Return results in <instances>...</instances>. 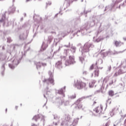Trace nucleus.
<instances>
[{"mask_svg":"<svg viewBox=\"0 0 126 126\" xmlns=\"http://www.w3.org/2000/svg\"><path fill=\"white\" fill-rule=\"evenodd\" d=\"M52 4V2L51 1H48V2H46V5H51Z\"/></svg>","mask_w":126,"mask_h":126,"instance_id":"13d9d810","label":"nucleus"},{"mask_svg":"<svg viewBox=\"0 0 126 126\" xmlns=\"http://www.w3.org/2000/svg\"><path fill=\"white\" fill-rule=\"evenodd\" d=\"M4 62H5V60H4V59H3V58H0V63H4Z\"/></svg>","mask_w":126,"mask_h":126,"instance_id":"3c124183","label":"nucleus"},{"mask_svg":"<svg viewBox=\"0 0 126 126\" xmlns=\"http://www.w3.org/2000/svg\"><path fill=\"white\" fill-rule=\"evenodd\" d=\"M7 42L8 43H10V42H12V40L11 39V38H10V37H8V38H7Z\"/></svg>","mask_w":126,"mask_h":126,"instance_id":"603ef678","label":"nucleus"},{"mask_svg":"<svg viewBox=\"0 0 126 126\" xmlns=\"http://www.w3.org/2000/svg\"><path fill=\"white\" fill-rule=\"evenodd\" d=\"M91 11H84V13H85V14H87V13H88V12H90Z\"/></svg>","mask_w":126,"mask_h":126,"instance_id":"0e129e2a","label":"nucleus"},{"mask_svg":"<svg viewBox=\"0 0 126 126\" xmlns=\"http://www.w3.org/2000/svg\"><path fill=\"white\" fill-rule=\"evenodd\" d=\"M108 94H109V96H110L111 97H113V96H114V95H115L114 91H113V90L109 91L108 92Z\"/></svg>","mask_w":126,"mask_h":126,"instance_id":"a19ab883","label":"nucleus"},{"mask_svg":"<svg viewBox=\"0 0 126 126\" xmlns=\"http://www.w3.org/2000/svg\"><path fill=\"white\" fill-rule=\"evenodd\" d=\"M95 67V68H97L96 67V65H95V64H93L90 67V70H92Z\"/></svg>","mask_w":126,"mask_h":126,"instance_id":"49530a36","label":"nucleus"},{"mask_svg":"<svg viewBox=\"0 0 126 126\" xmlns=\"http://www.w3.org/2000/svg\"><path fill=\"white\" fill-rule=\"evenodd\" d=\"M121 116L122 118H123V119L125 118H126V115H121Z\"/></svg>","mask_w":126,"mask_h":126,"instance_id":"774afa93","label":"nucleus"},{"mask_svg":"<svg viewBox=\"0 0 126 126\" xmlns=\"http://www.w3.org/2000/svg\"><path fill=\"white\" fill-rule=\"evenodd\" d=\"M90 96H83L80 98H79L75 102V104L76 105V108H78V109H82V104H81V101L84 100V99H86L87 98H89Z\"/></svg>","mask_w":126,"mask_h":126,"instance_id":"ddd939ff","label":"nucleus"},{"mask_svg":"<svg viewBox=\"0 0 126 126\" xmlns=\"http://www.w3.org/2000/svg\"><path fill=\"white\" fill-rule=\"evenodd\" d=\"M93 26H94V23L92 22H87L84 25V29H86V30H89Z\"/></svg>","mask_w":126,"mask_h":126,"instance_id":"f3484780","label":"nucleus"},{"mask_svg":"<svg viewBox=\"0 0 126 126\" xmlns=\"http://www.w3.org/2000/svg\"><path fill=\"white\" fill-rule=\"evenodd\" d=\"M56 92L57 93H58V94L61 95V97H64V92H65V86H64L63 88H62L60 90H57Z\"/></svg>","mask_w":126,"mask_h":126,"instance_id":"aec40b11","label":"nucleus"},{"mask_svg":"<svg viewBox=\"0 0 126 126\" xmlns=\"http://www.w3.org/2000/svg\"><path fill=\"white\" fill-rule=\"evenodd\" d=\"M70 0H65L63 4V8L61 9V10H63V9H64V10L66 9V8H67V7L70 5Z\"/></svg>","mask_w":126,"mask_h":126,"instance_id":"412c9836","label":"nucleus"},{"mask_svg":"<svg viewBox=\"0 0 126 126\" xmlns=\"http://www.w3.org/2000/svg\"><path fill=\"white\" fill-rule=\"evenodd\" d=\"M78 121H79V118H76L73 120V121H71L70 123H69V126H75L77 125V124H78Z\"/></svg>","mask_w":126,"mask_h":126,"instance_id":"bb28decb","label":"nucleus"},{"mask_svg":"<svg viewBox=\"0 0 126 126\" xmlns=\"http://www.w3.org/2000/svg\"><path fill=\"white\" fill-rule=\"evenodd\" d=\"M95 83H96L95 80H92L89 83L90 88H93V87H94V85H95Z\"/></svg>","mask_w":126,"mask_h":126,"instance_id":"f704fd0d","label":"nucleus"},{"mask_svg":"<svg viewBox=\"0 0 126 126\" xmlns=\"http://www.w3.org/2000/svg\"><path fill=\"white\" fill-rule=\"evenodd\" d=\"M6 12H5L4 14H2L1 15V18L0 20V23H2L3 22V26H9V25H11V24H13L14 23V21L8 20V19H5V13Z\"/></svg>","mask_w":126,"mask_h":126,"instance_id":"1a4fd4ad","label":"nucleus"},{"mask_svg":"<svg viewBox=\"0 0 126 126\" xmlns=\"http://www.w3.org/2000/svg\"><path fill=\"white\" fill-rule=\"evenodd\" d=\"M16 9V8L14 5H12V6L10 7L8 9V12L9 14H10L11 13H14Z\"/></svg>","mask_w":126,"mask_h":126,"instance_id":"c85d7f7f","label":"nucleus"},{"mask_svg":"<svg viewBox=\"0 0 126 126\" xmlns=\"http://www.w3.org/2000/svg\"><path fill=\"white\" fill-rule=\"evenodd\" d=\"M50 95H51V92H50L49 91H47L46 94H44L43 96H44V98H46L47 99V98L48 97H51V96H50Z\"/></svg>","mask_w":126,"mask_h":126,"instance_id":"e433bc0d","label":"nucleus"},{"mask_svg":"<svg viewBox=\"0 0 126 126\" xmlns=\"http://www.w3.org/2000/svg\"><path fill=\"white\" fill-rule=\"evenodd\" d=\"M35 64L36 66V68L37 69H39V68H41V65L42 66H47V63H40V62H35Z\"/></svg>","mask_w":126,"mask_h":126,"instance_id":"393cba45","label":"nucleus"},{"mask_svg":"<svg viewBox=\"0 0 126 126\" xmlns=\"http://www.w3.org/2000/svg\"><path fill=\"white\" fill-rule=\"evenodd\" d=\"M73 86L75 87V88L79 89V90L83 89L84 90H87L86 84L83 82H82L81 80H80L75 81Z\"/></svg>","mask_w":126,"mask_h":126,"instance_id":"6e6552de","label":"nucleus"},{"mask_svg":"<svg viewBox=\"0 0 126 126\" xmlns=\"http://www.w3.org/2000/svg\"><path fill=\"white\" fill-rule=\"evenodd\" d=\"M114 44L115 45L116 47H121V46L124 45V43H122L121 41H115Z\"/></svg>","mask_w":126,"mask_h":126,"instance_id":"72a5a7b5","label":"nucleus"},{"mask_svg":"<svg viewBox=\"0 0 126 126\" xmlns=\"http://www.w3.org/2000/svg\"><path fill=\"white\" fill-rule=\"evenodd\" d=\"M63 103H64V106H68V105H69V101L67 100L65 101H63Z\"/></svg>","mask_w":126,"mask_h":126,"instance_id":"de8ad7c7","label":"nucleus"},{"mask_svg":"<svg viewBox=\"0 0 126 126\" xmlns=\"http://www.w3.org/2000/svg\"><path fill=\"white\" fill-rule=\"evenodd\" d=\"M121 120H122V118H121L120 119V120H119V121H116L115 123H114V126H118V124H120V123H121Z\"/></svg>","mask_w":126,"mask_h":126,"instance_id":"37998d69","label":"nucleus"},{"mask_svg":"<svg viewBox=\"0 0 126 126\" xmlns=\"http://www.w3.org/2000/svg\"><path fill=\"white\" fill-rule=\"evenodd\" d=\"M76 51V47L75 46H72L70 50H69V49L64 50V53L66 56H68V54H69V53L74 54Z\"/></svg>","mask_w":126,"mask_h":126,"instance_id":"6ab92c4d","label":"nucleus"},{"mask_svg":"<svg viewBox=\"0 0 126 126\" xmlns=\"http://www.w3.org/2000/svg\"><path fill=\"white\" fill-rule=\"evenodd\" d=\"M123 0H118L117 1L115 2V3L112 4L110 5L106 6L105 7V9L104 10V11H107V10H113L114 9H116V8H118V3L121 2Z\"/></svg>","mask_w":126,"mask_h":126,"instance_id":"9b49d317","label":"nucleus"},{"mask_svg":"<svg viewBox=\"0 0 126 126\" xmlns=\"http://www.w3.org/2000/svg\"><path fill=\"white\" fill-rule=\"evenodd\" d=\"M86 31H87V30L85 29H84V30H79L78 26H75L73 27V29H72V32H71L72 36L71 38H73L75 36H76V37H78V36H83V35H86V34L91 32L90 31L86 32Z\"/></svg>","mask_w":126,"mask_h":126,"instance_id":"f257e3e1","label":"nucleus"},{"mask_svg":"<svg viewBox=\"0 0 126 126\" xmlns=\"http://www.w3.org/2000/svg\"><path fill=\"white\" fill-rule=\"evenodd\" d=\"M18 47V45L17 44H11L10 46L9 52L14 53V52H15V50H16Z\"/></svg>","mask_w":126,"mask_h":126,"instance_id":"4be33fe9","label":"nucleus"},{"mask_svg":"<svg viewBox=\"0 0 126 126\" xmlns=\"http://www.w3.org/2000/svg\"><path fill=\"white\" fill-rule=\"evenodd\" d=\"M54 37L52 36H49L47 42H43L41 46V49L43 51H45L47 47H48V44H50L52 42Z\"/></svg>","mask_w":126,"mask_h":126,"instance_id":"f8f14e48","label":"nucleus"},{"mask_svg":"<svg viewBox=\"0 0 126 126\" xmlns=\"http://www.w3.org/2000/svg\"><path fill=\"white\" fill-rule=\"evenodd\" d=\"M83 75H87V74H88V72H87V71H84L83 72Z\"/></svg>","mask_w":126,"mask_h":126,"instance_id":"4d7b16f0","label":"nucleus"},{"mask_svg":"<svg viewBox=\"0 0 126 126\" xmlns=\"http://www.w3.org/2000/svg\"><path fill=\"white\" fill-rule=\"evenodd\" d=\"M72 22H73L74 24L72 26V28L70 29V32H72V29H73V28L75 27V26H77L78 29V24H80L81 22L80 18L79 17L76 18L73 20Z\"/></svg>","mask_w":126,"mask_h":126,"instance_id":"2eb2a0df","label":"nucleus"},{"mask_svg":"<svg viewBox=\"0 0 126 126\" xmlns=\"http://www.w3.org/2000/svg\"><path fill=\"white\" fill-rule=\"evenodd\" d=\"M14 125H15L16 126H18L19 125V124H18V123H17V122H14Z\"/></svg>","mask_w":126,"mask_h":126,"instance_id":"69168bd1","label":"nucleus"},{"mask_svg":"<svg viewBox=\"0 0 126 126\" xmlns=\"http://www.w3.org/2000/svg\"><path fill=\"white\" fill-rule=\"evenodd\" d=\"M13 59V60L12 62V63L8 64L9 67H10L11 69H14V68L17 66V65H18L19 63L21 61L22 57L15 55Z\"/></svg>","mask_w":126,"mask_h":126,"instance_id":"0eeeda50","label":"nucleus"},{"mask_svg":"<svg viewBox=\"0 0 126 126\" xmlns=\"http://www.w3.org/2000/svg\"><path fill=\"white\" fill-rule=\"evenodd\" d=\"M68 98L69 99L72 100V99H75L76 98V94H74L72 95H68Z\"/></svg>","mask_w":126,"mask_h":126,"instance_id":"4c0bfd02","label":"nucleus"},{"mask_svg":"<svg viewBox=\"0 0 126 126\" xmlns=\"http://www.w3.org/2000/svg\"><path fill=\"white\" fill-rule=\"evenodd\" d=\"M53 116L54 120H57V121L59 120V117H58V115H54Z\"/></svg>","mask_w":126,"mask_h":126,"instance_id":"864d4df0","label":"nucleus"},{"mask_svg":"<svg viewBox=\"0 0 126 126\" xmlns=\"http://www.w3.org/2000/svg\"><path fill=\"white\" fill-rule=\"evenodd\" d=\"M102 63H103V60L101 59H98L97 62H96L95 63L96 68H98V69H102L103 66L101 65Z\"/></svg>","mask_w":126,"mask_h":126,"instance_id":"a211bd4d","label":"nucleus"},{"mask_svg":"<svg viewBox=\"0 0 126 126\" xmlns=\"http://www.w3.org/2000/svg\"><path fill=\"white\" fill-rule=\"evenodd\" d=\"M102 40H104V38H103L102 36H99L98 38L96 37H93V42H94V43H99V42H101V41H102Z\"/></svg>","mask_w":126,"mask_h":126,"instance_id":"cd10ccee","label":"nucleus"},{"mask_svg":"<svg viewBox=\"0 0 126 126\" xmlns=\"http://www.w3.org/2000/svg\"><path fill=\"white\" fill-rule=\"evenodd\" d=\"M63 63H62L61 61H58L55 64L56 67L57 68H59V69H61V68H63Z\"/></svg>","mask_w":126,"mask_h":126,"instance_id":"2f4dec72","label":"nucleus"},{"mask_svg":"<svg viewBox=\"0 0 126 126\" xmlns=\"http://www.w3.org/2000/svg\"><path fill=\"white\" fill-rule=\"evenodd\" d=\"M125 4V3H123L122 5H119V8H121V5L122 6H124V5Z\"/></svg>","mask_w":126,"mask_h":126,"instance_id":"e2e57ef3","label":"nucleus"},{"mask_svg":"<svg viewBox=\"0 0 126 126\" xmlns=\"http://www.w3.org/2000/svg\"><path fill=\"white\" fill-rule=\"evenodd\" d=\"M94 73L95 77L99 76V69L97 68L95 70Z\"/></svg>","mask_w":126,"mask_h":126,"instance_id":"c9c22d12","label":"nucleus"},{"mask_svg":"<svg viewBox=\"0 0 126 126\" xmlns=\"http://www.w3.org/2000/svg\"><path fill=\"white\" fill-rule=\"evenodd\" d=\"M79 59L81 63H83V62H84V58H83V57H79Z\"/></svg>","mask_w":126,"mask_h":126,"instance_id":"c03bdc74","label":"nucleus"},{"mask_svg":"<svg viewBox=\"0 0 126 126\" xmlns=\"http://www.w3.org/2000/svg\"><path fill=\"white\" fill-rule=\"evenodd\" d=\"M124 52H125V50L122 51H114V52H112V51L109 50L106 52L103 53V55L104 57H106V56H108L109 55H119V54H122V53H124Z\"/></svg>","mask_w":126,"mask_h":126,"instance_id":"dca6fc26","label":"nucleus"},{"mask_svg":"<svg viewBox=\"0 0 126 126\" xmlns=\"http://www.w3.org/2000/svg\"><path fill=\"white\" fill-rule=\"evenodd\" d=\"M59 40L58 39V38L54 39V42L55 43L56 46H57V45H58V43H59Z\"/></svg>","mask_w":126,"mask_h":126,"instance_id":"8fccbe9b","label":"nucleus"},{"mask_svg":"<svg viewBox=\"0 0 126 126\" xmlns=\"http://www.w3.org/2000/svg\"><path fill=\"white\" fill-rule=\"evenodd\" d=\"M103 7H104L103 4H100L98 6V8H103Z\"/></svg>","mask_w":126,"mask_h":126,"instance_id":"bf43d9fd","label":"nucleus"},{"mask_svg":"<svg viewBox=\"0 0 126 126\" xmlns=\"http://www.w3.org/2000/svg\"><path fill=\"white\" fill-rule=\"evenodd\" d=\"M0 126H8V125H7L6 124H4L3 125H0ZM10 126H13V122L11 123Z\"/></svg>","mask_w":126,"mask_h":126,"instance_id":"6e6d98bb","label":"nucleus"},{"mask_svg":"<svg viewBox=\"0 0 126 126\" xmlns=\"http://www.w3.org/2000/svg\"><path fill=\"white\" fill-rule=\"evenodd\" d=\"M33 19L36 23H40L42 21V18L39 16H35L33 17Z\"/></svg>","mask_w":126,"mask_h":126,"instance_id":"7c9ffc66","label":"nucleus"},{"mask_svg":"<svg viewBox=\"0 0 126 126\" xmlns=\"http://www.w3.org/2000/svg\"><path fill=\"white\" fill-rule=\"evenodd\" d=\"M46 117L42 114H38L33 117L32 120H34L35 122H39L38 126H44L46 123ZM32 126H37L34 124H32Z\"/></svg>","mask_w":126,"mask_h":126,"instance_id":"20e7f679","label":"nucleus"},{"mask_svg":"<svg viewBox=\"0 0 126 126\" xmlns=\"http://www.w3.org/2000/svg\"><path fill=\"white\" fill-rule=\"evenodd\" d=\"M20 40H25L26 38H27V33L26 34H24V33H21L19 36Z\"/></svg>","mask_w":126,"mask_h":126,"instance_id":"473e14b6","label":"nucleus"},{"mask_svg":"<svg viewBox=\"0 0 126 126\" xmlns=\"http://www.w3.org/2000/svg\"><path fill=\"white\" fill-rule=\"evenodd\" d=\"M119 86V87H121V88H122V89H124V88L125 87V84L120 83Z\"/></svg>","mask_w":126,"mask_h":126,"instance_id":"09e8293b","label":"nucleus"},{"mask_svg":"<svg viewBox=\"0 0 126 126\" xmlns=\"http://www.w3.org/2000/svg\"><path fill=\"white\" fill-rule=\"evenodd\" d=\"M47 59H50V57H41V60L45 61V60H47Z\"/></svg>","mask_w":126,"mask_h":126,"instance_id":"5fc2aeb1","label":"nucleus"},{"mask_svg":"<svg viewBox=\"0 0 126 126\" xmlns=\"http://www.w3.org/2000/svg\"><path fill=\"white\" fill-rule=\"evenodd\" d=\"M91 22H93L94 23V26L95 24H98V23H100L99 28H101V27L103 26L104 30H107V29L110 27V24L105 22L104 20H100V17L99 16H95Z\"/></svg>","mask_w":126,"mask_h":126,"instance_id":"f03ea898","label":"nucleus"},{"mask_svg":"<svg viewBox=\"0 0 126 126\" xmlns=\"http://www.w3.org/2000/svg\"><path fill=\"white\" fill-rule=\"evenodd\" d=\"M63 48V45H60L59 47L58 50L55 51L54 53V54H57V53H59V52H60V51H61V49H62Z\"/></svg>","mask_w":126,"mask_h":126,"instance_id":"79ce46f5","label":"nucleus"},{"mask_svg":"<svg viewBox=\"0 0 126 126\" xmlns=\"http://www.w3.org/2000/svg\"><path fill=\"white\" fill-rule=\"evenodd\" d=\"M118 111H119V108H114L112 109L110 112V116L111 117H113V116H114L115 114H117V113H118Z\"/></svg>","mask_w":126,"mask_h":126,"instance_id":"c756f323","label":"nucleus"},{"mask_svg":"<svg viewBox=\"0 0 126 126\" xmlns=\"http://www.w3.org/2000/svg\"><path fill=\"white\" fill-rule=\"evenodd\" d=\"M59 36H61V37H63V38L65 36H66V34H64V33L63 32H60L59 33Z\"/></svg>","mask_w":126,"mask_h":126,"instance_id":"a18cd8bd","label":"nucleus"},{"mask_svg":"<svg viewBox=\"0 0 126 126\" xmlns=\"http://www.w3.org/2000/svg\"><path fill=\"white\" fill-rule=\"evenodd\" d=\"M72 119L68 114H65L64 117V120L61 123V126H69V123H71Z\"/></svg>","mask_w":126,"mask_h":126,"instance_id":"9d476101","label":"nucleus"},{"mask_svg":"<svg viewBox=\"0 0 126 126\" xmlns=\"http://www.w3.org/2000/svg\"><path fill=\"white\" fill-rule=\"evenodd\" d=\"M53 30H55L57 28V27H55V25H53L52 26Z\"/></svg>","mask_w":126,"mask_h":126,"instance_id":"338daca9","label":"nucleus"},{"mask_svg":"<svg viewBox=\"0 0 126 126\" xmlns=\"http://www.w3.org/2000/svg\"><path fill=\"white\" fill-rule=\"evenodd\" d=\"M102 110H103V107H102V105H100V106H97V107H96L93 110V111L96 114H100L101 113H102Z\"/></svg>","mask_w":126,"mask_h":126,"instance_id":"5701e85b","label":"nucleus"},{"mask_svg":"<svg viewBox=\"0 0 126 126\" xmlns=\"http://www.w3.org/2000/svg\"><path fill=\"white\" fill-rule=\"evenodd\" d=\"M64 99L63 96H58L56 97L55 101H53V103L58 104L60 105V106L63 105V104Z\"/></svg>","mask_w":126,"mask_h":126,"instance_id":"4468645a","label":"nucleus"},{"mask_svg":"<svg viewBox=\"0 0 126 126\" xmlns=\"http://www.w3.org/2000/svg\"><path fill=\"white\" fill-rule=\"evenodd\" d=\"M92 48H94V45L91 43L87 42L83 46L80 47L79 51L81 52L82 55H83L84 53H89V51H90Z\"/></svg>","mask_w":126,"mask_h":126,"instance_id":"423d86ee","label":"nucleus"},{"mask_svg":"<svg viewBox=\"0 0 126 126\" xmlns=\"http://www.w3.org/2000/svg\"><path fill=\"white\" fill-rule=\"evenodd\" d=\"M126 72V70L125 68H121L119 70H118V72H116L114 76H118V75H120L121 74H123V73H125Z\"/></svg>","mask_w":126,"mask_h":126,"instance_id":"b1692460","label":"nucleus"},{"mask_svg":"<svg viewBox=\"0 0 126 126\" xmlns=\"http://www.w3.org/2000/svg\"><path fill=\"white\" fill-rule=\"evenodd\" d=\"M121 65L123 67V68H124L126 69V60L124 61L122 63H121Z\"/></svg>","mask_w":126,"mask_h":126,"instance_id":"58836bf2","label":"nucleus"},{"mask_svg":"<svg viewBox=\"0 0 126 126\" xmlns=\"http://www.w3.org/2000/svg\"><path fill=\"white\" fill-rule=\"evenodd\" d=\"M70 44V43L69 42L68 45H64V47H66L67 48H69V44Z\"/></svg>","mask_w":126,"mask_h":126,"instance_id":"680f3d73","label":"nucleus"},{"mask_svg":"<svg viewBox=\"0 0 126 126\" xmlns=\"http://www.w3.org/2000/svg\"><path fill=\"white\" fill-rule=\"evenodd\" d=\"M112 69V67L111 65H108L107 66V69L106 70V74H108V73H110V72L111 71V69Z\"/></svg>","mask_w":126,"mask_h":126,"instance_id":"ea45409f","label":"nucleus"},{"mask_svg":"<svg viewBox=\"0 0 126 126\" xmlns=\"http://www.w3.org/2000/svg\"><path fill=\"white\" fill-rule=\"evenodd\" d=\"M48 74L49 78L47 79H45L43 82L47 84L46 89L48 90L50 87L54 86L55 85V81H54V71H49Z\"/></svg>","mask_w":126,"mask_h":126,"instance_id":"7ed1b4c3","label":"nucleus"},{"mask_svg":"<svg viewBox=\"0 0 126 126\" xmlns=\"http://www.w3.org/2000/svg\"><path fill=\"white\" fill-rule=\"evenodd\" d=\"M7 65V64H6V62H4V63H3L2 64V66H1V74L2 75V76H3L4 75V71L5 70V67Z\"/></svg>","mask_w":126,"mask_h":126,"instance_id":"a878e982","label":"nucleus"},{"mask_svg":"<svg viewBox=\"0 0 126 126\" xmlns=\"http://www.w3.org/2000/svg\"><path fill=\"white\" fill-rule=\"evenodd\" d=\"M113 83V80H111L109 83V85H112Z\"/></svg>","mask_w":126,"mask_h":126,"instance_id":"052dcab7","label":"nucleus"},{"mask_svg":"<svg viewBox=\"0 0 126 126\" xmlns=\"http://www.w3.org/2000/svg\"><path fill=\"white\" fill-rule=\"evenodd\" d=\"M62 61H64L65 63V65L67 66V65H70L71 64H74L75 63V58L73 55H70L69 54L68 59L66 60V57L61 56Z\"/></svg>","mask_w":126,"mask_h":126,"instance_id":"39448f33","label":"nucleus"}]
</instances>
